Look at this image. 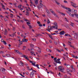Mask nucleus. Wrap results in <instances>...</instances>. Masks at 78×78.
I'll use <instances>...</instances> for the list:
<instances>
[{
  "instance_id": "54",
  "label": "nucleus",
  "mask_w": 78,
  "mask_h": 78,
  "mask_svg": "<svg viewBox=\"0 0 78 78\" xmlns=\"http://www.w3.org/2000/svg\"><path fill=\"white\" fill-rule=\"evenodd\" d=\"M73 65H71V69H74V68H73Z\"/></svg>"
},
{
  "instance_id": "42",
  "label": "nucleus",
  "mask_w": 78,
  "mask_h": 78,
  "mask_svg": "<svg viewBox=\"0 0 78 78\" xmlns=\"http://www.w3.org/2000/svg\"><path fill=\"white\" fill-rule=\"evenodd\" d=\"M54 43H55V45H57V44H58V43L56 41H55Z\"/></svg>"
},
{
  "instance_id": "49",
  "label": "nucleus",
  "mask_w": 78,
  "mask_h": 78,
  "mask_svg": "<svg viewBox=\"0 0 78 78\" xmlns=\"http://www.w3.org/2000/svg\"><path fill=\"white\" fill-rule=\"evenodd\" d=\"M72 56L73 57V58H75V56L74 55H72Z\"/></svg>"
},
{
  "instance_id": "16",
  "label": "nucleus",
  "mask_w": 78,
  "mask_h": 78,
  "mask_svg": "<svg viewBox=\"0 0 78 78\" xmlns=\"http://www.w3.org/2000/svg\"><path fill=\"white\" fill-rule=\"evenodd\" d=\"M66 67H67L68 69H70V65H66Z\"/></svg>"
},
{
  "instance_id": "2",
  "label": "nucleus",
  "mask_w": 78,
  "mask_h": 78,
  "mask_svg": "<svg viewBox=\"0 0 78 78\" xmlns=\"http://www.w3.org/2000/svg\"><path fill=\"white\" fill-rule=\"evenodd\" d=\"M57 23L55 22L54 23V25H55V26H52V28H55V29H58V25H57Z\"/></svg>"
},
{
  "instance_id": "38",
  "label": "nucleus",
  "mask_w": 78,
  "mask_h": 78,
  "mask_svg": "<svg viewBox=\"0 0 78 78\" xmlns=\"http://www.w3.org/2000/svg\"><path fill=\"white\" fill-rule=\"evenodd\" d=\"M56 50L57 51H58V52H59V53H61V51L59 50V49H56Z\"/></svg>"
},
{
  "instance_id": "57",
  "label": "nucleus",
  "mask_w": 78,
  "mask_h": 78,
  "mask_svg": "<svg viewBox=\"0 0 78 78\" xmlns=\"http://www.w3.org/2000/svg\"><path fill=\"white\" fill-rule=\"evenodd\" d=\"M39 27H42V25L40 24L39 25Z\"/></svg>"
},
{
  "instance_id": "37",
  "label": "nucleus",
  "mask_w": 78,
  "mask_h": 78,
  "mask_svg": "<svg viewBox=\"0 0 78 78\" xmlns=\"http://www.w3.org/2000/svg\"><path fill=\"white\" fill-rule=\"evenodd\" d=\"M25 48H26V46H23V50H25Z\"/></svg>"
},
{
  "instance_id": "25",
  "label": "nucleus",
  "mask_w": 78,
  "mask_h": 78,
  "mask_svg": "<svg viewBox=\"0 0 78 78\" xmlns=\"http://www.w3.org/2000/svg\"><path fill=\"white\" fill-rule=\"evenodd\" d=\"M61 6L62 8H64L65 9H66V6H65L64 5H61Z\"/></svg>"
},
{
  "instance_id": "60",
  "label": "nucleus",
  "mask_w": 78,
  "mask_h": 78,
  "mask_svg": "<svg viewBox=\"0 0 78 78\" xmlns=\"http://www.w3.org/2000/svg\"><path fill=\"white\" fill-rule=\"evenodd\" d=\"M22 42H23V41H22H22H20V44H22Z\"/></svg>"
},
{
  "instance_id": "15",
  "label": "nucleus",
  "mask_w": 78,
  "mask_h": 78,
  "mask_svg": "<svg viewBox=\"0 0 78 78\" xmlns=\"http://www.w3.org/2000/svg\"><path fill=\"white\" fill-rule=\"evenodd\" d=\"M38 48H39L38 50V52H39V53H41V49L39 47H38Z\"/></svg>"
},
{
  "instance_id": "50",
  "label": "nucleus",
  "mask_w": 78,
  "mask_h": 78,
  "mask_svg": "<svg viewBox=\"0 0 78 78\" xmlns=\"http://www.w3.org/2000/svg\"><path fill=\"white\" fill-rule=\"evenodd\" d=\"M27 25H28L29 24H31V23L29 22H27Z\"/></svg>"
},
{
  "instance_id": "21",
  "label": "nucleus",
  "mask_w": 78,
  "mask_h": 78,
  "mask_svg": "<svg viewBox=\"0 0 78 78\" xmlns=\"http://www.w3.org/2000/svg\"><path fill=\"white\" fill-rule=\"evenodd\" d=\"M14 50H15V51H16V53H17L18 54L19 52V50H16L15 49Z\"/></svg>"
},
{
  "instance_id": "30",
  "label": "nucleus",
  "mask_w": 78,
  "mask_h": 78,
  "mask_svg": "<svg viewBox=\"0 0 78 78\" xmlns=\"http://www.w3.org/2000/svg\"><path fill=\"white\" fill-rule=\"evenodd\" d=\"M66 71L67 72V73H69L70 72V70L69 69H66Z\"/></svg>"
},
{
  "instance_id": "8",
  "label": "nucleus",
  "mask_w": 78,
  "mask_h": 78,
  "mask_svg": "<svg viewBox=\"0 0 78 78\" xmlns=\"http://www.w3.org/2000/svg\"><path fill=\"white\" fill-rule=\"evenodd\" d=\"M22 56V57H23L24 58H25L26 59H27V60H28V61L29 60L28 59V56H27V55H23Z\"/></svg>"
},
{
  "instance_id": "11",
  "label": "nucleus",
  "mask_w": 78,
  "mask_h": 78,
  "mask_svg": "<svg viewBox=\"0 0 78 78\" xmlns=\"http://www.w3.org/2000/svg\"><path fill=\"white\" fill-rule=\"evenodd\" d=\"M66 9H67L68 10V11H66V12H72V10H71V9H70V8H69L68 7H66Z\"/></svg>"
},
{
  "instance_id": "31",
  "label": "nucleus",
  "mask_w": 78,
  "mask_h": 78,
  "mask_svg": "<svg viewBox=\"0 0 78 78\" xmlns=\"http://www.w3.org/2000/svg\"><path fill=\"white\" fill-rule=\"evenodd\" d=\"M22 28H23V29H25V25H23L22 26Z\"/></svg>"
},
{
  "instance_id": "41",
  "label": "nucleus",
  "mask_w": 78,
  "mask_h": 78,
  "mask_svg": "<svg viewBox=\"0 0 78 78\" xmlns=\"http://www.w3.org/2000/svg\"><path fill=\"white\" fill-rule=\"evenodd\" d=\"M32 65H33V66H35L36 65V64L35 63H32Z\"/></svg>"
},
{
  "instance_id": "56",
  "label": "nucleus",
  "mask_w": 78,
  "mask_h": 78,
  "mask_svg": "<svg viewBox=\"0 0 78 78\" xmlns=\"http://www.w3.org/2000/svg\"><path fill=\"white\" fill-rule=\"evenodd\" d=\"M37 23L38 24H39V25L41 23L39 21H38L37 22Z\"/></svg>"
},
{
  "instance_id": "27",
  "label": "nucleus",
  "mask_w": 78,
  "mask_h": 78,
  "mask_svg": "<svg viewBox=\"0 0 78 78\" xmlns=\"http://www.w3.org/2000/svg\"><path fill=\"white\" fill-rule=\"evenodd\" d=\"M46 30H47V31H48L49 32H50L51 30V29L50 28V29H47Z\"/></svg>"
},
{
  "instance_id": "32",
  "label": "nucleus",
  "mask_w": 78,
  "mask_h": 78,
  "mask_svg": "<svg viewBox=\"0 0 78 78\" xmlns=\"http://www.w3.org/2000/svg\"><path fill=\"white\" fill-rule=\"evenodd\" d=\"M28 26H29V29H31V28H33V27H31V26L30 25H28Z\"/></svg>"
},
{
  "instance_id": "36",
  "label": "nucleus",
  "mask_w": 78,
  "mask_h": 78,
  "mask_svg": "<svg viewBox=\"0 0 78 78\" xmlns=\"http://www.w3.org/2000/svg\"><path fill=\"white\" fill-rule=\"evenodd\" d=\"M36 36H41V34H36Z\"/></svg>"
},
{
  "instance_id": "24",
  "label": "nucleus",
  "mask_w": 78,
  "mask_h": 78,
  "mask_svg": "<svg viewBox=\"0 0 78 78\" xmlns=\"http://www.w3.org/2000/svg\"><path fill=\"white\" fill-rule=\"evenodd\" d=\"M50 10L52 14H53V12H54V11H53V10H52V9H50Z\"/></svg>"
},
{
  "instance_id": "14",
  "label": "nucleus",
  "mask_w": 78,
  "mask_h": 78,
  "mask_svg": "<svg viewBox=\"0 0 78 78\" xmlns=\"http://www.w3.org/2000/svg\"><path fill=\"white\" fill-rule=\"evenodd\" d=\"M35 4L36 5H37V4H38V0L36 1V0H34Z\"/></svg>"
},
{
  "instance_id": "48",
  "label": "nucleus",
  "mask_w": 78,
  "mask_h": 78,
  "mask_svg": "<svg viewBox=\"0 0 78 78\" xmlns=\"http://www.w3.org/2000/svg\"><path fill=\"white\" fill-rule=\"evenodd\" d=\"M56 59H57V58H55L54 59V60L55 61H56Z\"/></svg>"
},
{
  "instance_id": "7",
  "label": "nucleus",
  "mask_w": 78,
  "mask_h": 78,
  "mask_svg": "<svg viewBox=\"0 0 78 78\" xmlns=\"http://www.w3.org/2000/svg\"><path fill=\"white\" fill-rule=\"evenodd\" d=\"M34 74V72H33V71H32L30 73V76L31 78H33V75Z\"/></svg>"
},
{
  "instance_id": "4",
  "label": "nucleus",
  "mask_w": 78,
  "mask_h": 78,
  "mask_svg": "<svg viewBox=\"0 0 78 78\" xmlns=\"http://www.w3.org/2000/svg\"><path fill=\"white\" fill-rule=\"evenodd\" d=\"M58 69L61 72H64V68H62L61 66H59L58 67Z\"/></svg>"
},
{
  "instance_id": "46",
  "label": "nucleus",
  "mask_w": 78,
  "mask_h": 78,
  "mask_svg": "<svg viewBox=\"0 0 78 78\" xmlns=\"http://www.w3.org/2000/svg\"><path fill=\"white\" fill-rule=\"evenodd\" d=\"M29 62L30 63H31V64H32V63H33V62L31 61V60H30Z\"/></svg>"
},
{
  "instance_id": "5",
  "label": "nucleus",
  "mask_w": 78,
  "mask_h": 78,
  "mask_svg": "<svg viewBox=\"0 0 78 78\" xmlns=\"http://www.w3.org/2000/svg\"><path fill=\"white\" fill-rule=\"evenodd\" d=\"M67 13L69 14V16H70V17H74V15H75L74 14H71V13H70L69 12H67Z\"/></svg>"
},
{
  "instance_id": "23",
  "label": "nucleus",
  "mask_w": 78,
  "mask_h": 78,
  "mask_svg": "<svg viewBox=\"0 0 78 78\" xmlns=\"http://www.w3.org/2000/svg\"><path fill=\"white\" fill-rule=\"evenodd\" d=\"M3 42L4 45H6V44H7L6 42V41H3Z\"/></svg>"
},
{
  "instance_id": "62",
  "label": "nucleus",
  "mask_w": 78,
  "mask_h": 78,
  "mask_svg": "<svg viewBox=\"0 0 78 78\" xmlns=\"http://www.w3.org/2000/svg\"><path fill=\"white\" fill-rule=\"evenodd\" d=\"M50 26H48V30H49L50 29Z\"/></svg>"
},
{
  "instance_id": "51",
  "label": "nucleus",
  "mask_w": 78,
  "mask_h": 78,
  "mask_svg": "<svg viewBox=\"0 0 78 78\" xmlns=\"http://www.w3.org/2000/svg\"><path fill=\"white\" fill-rule=\"evenodd\" d=\"M71 47L73 48V49H75L76 48H75V47H74L73 46H72V47Z\"/></svg>"
},
{
  "instance_id": "1",
  "label": "nucleus",
  "mask_w": 78,
  "mask_h": 78,
  "mask_svg": "<svg viewBox=\"0 0 78 78\" xmlns=\"http://www.w3.org/2000/svg\"><path fill=\"white\" fill-rule=\"evenodd\" d=\"M70 2L71 5L73 6L74 8H77L78 7L77 6H76V3H74L72 2Z\"/></svg>"
},
{
  "instance_id": "29",
  "label": "nucleus",
  "mask_w": 78,
  "mask_h": 78,
  "mask_svg": "<svg viewBox=\"0 0 78 78\" xmlns=\"http://www.w3.org/2000/svg\"><path fill=\"white\" fill-rule=\"evenodd\" d=\"M49 36L50 38H51L52 39H53V38L51 35H49Z\"/></svg>"
},
{
  "instance_id": "26",
  "label": "nucleus",
  "mask_w": 78,
  "mask_h": 78,
  "mask_svg": "<svg viewBox=\"0 0 78 78\" xmlns=\"http://www.w3.org/2000/svg\"><path fill=\"white\" fill-rule=\"evenodd\" d=\"M47 23L48 24H49V23H50V20H49L48 19V21H47Z\"/></svg>"
},
{
  "instance_id": "40",
  "label": "nucleus",
  "mask_w": 78,
  "mask_h": 78,
  "mask_svg": "<svg viewBox=\"0 0 78 78\" xmlns=\"http://www.w3.org/2000/svg\"><path fill=\"white\" fill-rule=\"evenodd\" d=\"M30 53H31L32 55H33V54H34V53L33 51H30Z\"/></svg>"
},
{
  "instance_id": "64",
  "label": "nucleus",
  "mask_w": 78,
  "mask_h": 78,
  "mask_svg": "<svg viewBox=\"0 0 78 78\" xmlns=\"http://www.w3.org/2000/svg\"><path fill=\"white\" fill-rule=\"evenodd\" d=\"M38 78H41V77H40V76L39 75H38Z\"/></svg>"
},
{
  "instance_id": "19",
  "label": "nucleus",
  "mask_w": 78,
  "mask_h": 78,
  "mask_svg": "<svg viewBox=\"0 0 78 78\" xmlns=\"http://www.w3.org/2000/svg\"><path fill=\"white\" fill-rule=\"evenodd\" d=\"M71 23V24H70V25H71L73 27H74V26H73V25H74V24L72 23Z\"/></svg>"
},
{
  "instance_id": "18",
  "label": "nucleus",
  "mask_w": 78,
  "mask_h": 78,
  "mask_svg": "<svg viewBox=\"0 0 78 78\" xmlns=\"http://www.w3.org/2000/svg\"><path fill=\"white\" fill-rule=\"evenodd\" d=\"M46 12H47V13H48V14H50V12H49V11H48V9H46Z\"/></svg>"
},
{
  "instance_id": "22",
  "label": "nucleus",
  "mask_w": 78,
  "mask_h": 78,
  "mask_svg": "<svg viewBox=\"0 0 78 78\" xmlns=\"http://www.w3.org/2000/svg\"><path fill=\"white\" fill-rule=\"evenodd\" d=\"M35 66L37 67V68L39 69H40V68L39 67V65L38 64H37L36 65H35Z\"/></svg>"
},
{
  "instance_id": "33",
  "label": "nucleus",
  "mask_w": 78,
  "mask_h": 78,
  "mask_svg": "<svg viewBox=\"0 0 78 78\" xmlns=\"http://www.w3.org/2000/svg\"><path fill=\"white\" fill-rule=\"evenodd\" d=\"M55 3H57V5H59V3H58V2H57V1H56V0H55Z\"/></svg>"
},
{
  "instance_id": "52",
  "label": "nucleus",
  "mask_w": 78,
  "mask_h": 78,
  "mask_svg": "<svg viewBox=\"0 0 78 78\" xmlns=\"http://www.w3.org/2000/svg\"><path fill=\"white\" fill-rule=\"evenodd\" d=\"M57 63H58V64H61V62L59 61L58 62H57Z\"/></svg>"
},
{
  "instance_id": "6",
  "label": "nucleus",
  "mask_w": 78,
  "mask_h": 78,
  "mask_svg": "<svg viewBox=\"0 0 78 78\" xmlns=\"http://www.w3.org/2000/svg\"><path fill=\"white\" fill-rule=\"evenodd\" d=\"M59 34L60 35H64V34H66V32H64V31H61L59 33Z\"/></svg>"
},
{
  "instance_id": "12",
  "label": "nucleus",
  "mask_w": 78,
  "mask_h": 78,
  "mask_svg": "<svg viewBox=\"0 0 78 78\" xmlns=\"http://www.w3.org/2000/svg\"><path fill=\"white\" fill-rule=\"evenodd\" d=\"M27 41L28 40L25 38H24L22 40V42H27Z\"/></svg>"
},
{
  "instance_id": "20",
  "label": "nucleus",
  "mask_w": 78,
  "mask_h": 78,
  "mask_svg": "<svg viewBox=\"0 0 78 78\" xmlns=\"http://www.w3.org/2000/svg\"><path fill=\"white\" fill-rule=\"evenodd\" d=\"M4 71H5V70H6V69H5V68L1 69V71H2V72H4Z\"/></svg>"
},
{
  "instance_id": "44",
  "label": "nucleus",
  "mask_w": 78,
  "mask_h": 78,
  "mask_svg": "<svg viewBox=\"0 0 78 78\" xmlns=\"http://www.w3.org/2000/svg\"><path fill=\"white\" fill-rule=\"evenodd\" d=\"M63 45L64 48H65V47H66V45L65 44H64L63 43Z\"/></svg>"
},
{
  "instance_id": "63",
  "label": "nucleus",
  "mask_w": 78,
  "mask_h": 78,
  "mask_svg": "<svg viewBox=\"0 0 78 78\" xmlns=\"http://www.w3.org/2000/svg\"><path fill=\"white\" fill-rule=\"evenodd\" d=\"M26 75H28V73L27 72H26Z\"/></svg>"
},
{
  "instance_id": "10",
  "label": "nucleus",
  "mask_w": 78,
  "mask_h": 78,
  "mask_svg": "<svg viewBox=\"0 0 78 78\" xmlns=\"http://www.w3.org/2000/svg\"><path fill=\"white\" fill-rule=\"evenodd\" d=\"M54 15V16L55 17H57V18H58V19H59V17H58V15H57V14H56L55 12H53V13H52Z\"/></svg>"
},
{
  "instance_id": "58",
  "label": "nucleus",
  "mask_w": 78,
  "mask_h": 78,
  "mask_svg": "<svg viewBox=\"0 0 78 78\" xmlns=\"http://www.w3.org/2000/svg\"><path fill=\"white\" fill-rule=\"evenodd\" d=\"M32 72H37L36 71H35V70H33Z\"/></svg>"
},
{
  "instance_id": "3",
  "label": "nucleus",
  "mask_w": 78,
  "mask_h": 78,
  "mask_svg": "<svg viewBox=\"0 0 78 78\" xmlns=\"http://www.w3.org/2000/svg\"><path fill=\"white\" fill-rule=\"evenodd\" d=\"M44 6V5L43 4H42L41 3H40V5L37 6V7L38 8V9H40L41 8H42Z\"/></svg>"
},
{
  "instance_id": "45",
  "label": "nucleus",
  "mask_w": 78,
  "mask_h": 78,
  "mask_svg": "<svg viewBox=\"0 0 78 78\" xmlns=\"http://www.w3.org/2000/svg\"><path fill=\"white\" fill-rule=\"evenodd\" d=\"M5 33H7V30H6V29H5Z\"/></svg>"
},
{
  "instance_id": "35",
  "label": "nucleus",
  "mask_w": 78,
  "mask_h": 78,
  "mask_svg": "<svg viewBox=\"0 0 78 78\" xmlns=\"http://www.w3.org/2000/svg\"><path fill=\"white\" fill-rule=\"evenodd\" d=\"M65 20L66 22H69V21L67 20V19L66 18H65Z\"/></svg>"
},
{
  "instance_id": "43",
  "label": "nucleus",
  "mask_w": 78,
  "mask_h": 78,
  "mask_svg": "<svg viewBox=\"0 0 78 78\" xmlns=\"http://www.w3.org/2000/svg\"><path fill=\"white\" fill-rule=\"evenodd\" d=\"M18 54H19V55H22V53L21 52H19Z\"/></svg>"
},
{
  "instance_id": "39",
  "label": "nucleus",
  "mask_w": 78,
  "mask_h": 78,
  "mask_svg": "<svg viewBox=\"0 0 78 78\" xmlns=\"http://www.w3.org/2000/svg\"><path fill=\"white\" fill-rule=\"evenodd\" d=\"M6 56H7V57H10V56L11 55H10L7 54L6 55Z\"/></svg>"
},
{
  "instance_id": "55",
  "label": "nucleus",
  "mask_w": 78,
  "mask_h": 78,
  "mask_svg": "<svg viewBox=\"0 0 78 78\" xmlns=\"http://www.w3.org/2000/svg\"><path fill=\"white\" fill-rule=\"evenodd\" d=\"M67 78V75H65L64 76V78Z\"/></svg>"
},
{
  "instance_id": "47",
  "label": "nucleus",
  "mask_w": 78,
  "mask_h": 78,
  "mask_svg": "<svg viewBox=\"0 0 78 78\" xmlns=\"http://www.w3.org/2000/svg\"><path fill=\"white\" fill-rule=\"evenodd\" d=\"M24 21H25V22H27L28 20L25 19H24Z\"/></svg>"
},
{
  "instance_id": "59",
  "label": "nucleus",
  "mask_w": 78,
  "mask_h": 78,
  "mask_svg": "<svg viewBox=\"0 0 78 78\" xmlns=\"http://www.w3.org/2000/svg\"><path fill=\"white\" fill-rule=\"evenodd\" d=\"M68 45H69L71 47H72V46L71 45V44H69Z\"/></svg>"
},
{
  "instance_id": "28",
  "label": "nucleus",
  "mask_w": 78,
  "mask_h": 78,
  "mask_svg": "<svg viewBox=\"0 0 78 78\" xmlns=\"http://www.w3.org/2000/svg\"><path fill=\"white\" fill-rule=\"evenodd\" d=\"M21 7H22L21 5H20L18 6V8H21Z\"/></svg>"
},
{
  "instance_id": "13",
  "label": "nucleus",
  "mask_w": 78,
  "mask_h": 78,
  "mask_svg": "<svg viewBox=\"0 0 78 78\" xmlns=\"http://www.w3.org/2000/svg\"><path fill=\"white\" fill-rule=\"evenodd\" d=\"M20 63H19V65L20 66H23V63L22 62V61L20 62Z\"/></svg>"
},
{
  "instance_id": "17",
  "label": "nucleus",
  "mask_w": 78,
  "mask_h": 78,
  "mask_svg": "<svg viewBox=\"0 0 78 78\" xmlns=\"http://www.w3.org/2000/svg\"><path fill=\"white\" fill-rule=\"evenodd\" d=\"M60 61V59L58 58V59H57L55 61V62L56 63H57V62L58 61Z\"/></svg>"
},
{
  "instance_id": "53",
  "label": "nucleus",
  "mask_w": 78,
  "mask_h": 78,
  "mask_svg": "<svg viewBox=\"0 0 78 78\" xmlns=\"http://www.w3.org/2000/svg\"><path fill=\"white\" fill-rule=\"evenodd\" d=\"M64 2L65 3H67V1H66V0H64Z\"/></svg>"
},
{
  "instance_id": "34",
  "label": "nucleus",
  "mask_w": 78,
  "mask_h": 78,
  "mask_svg": "<svg viewBox=\"0 0 78 78\" xmlns=\"http://www.w3.org/2000/svg\"><path fill=\"white\" fill-rule=\"evenodd\" d=\"M27 68L28 70H31V69H30V68H29V66H27Z\"/></svg>"
},
{
  "instance_id": "9",
  "label": "nucleus",
  "mask_w": 78,
  "mask_h": 78,
  "mask_svg": "<svg viewBox=\"0 0 78 78\" xmlns=\"http://www.w3.org/2000/svg\"><path fill=\"white\" fill-rule=\"evenodd\" d=\"M74 38H75V39H77V37H78V34H76V33H74Z\"/></svg>"
},
{
  "instance_id": "61",
  "label": "nucleus",
  "mask_w": 78,
  "mask_h": 78,
  "mask_svg": "<svg viewBox=\"0 0 78 78\" xmlns=\"http://www.w3.org/2000/svg\"><path fill=\"white\" fill-rule=\"evenodd\" d=\"M0 17H2V18H3V16L1 14H0Z\"/></svg>"
}]
</instances>
